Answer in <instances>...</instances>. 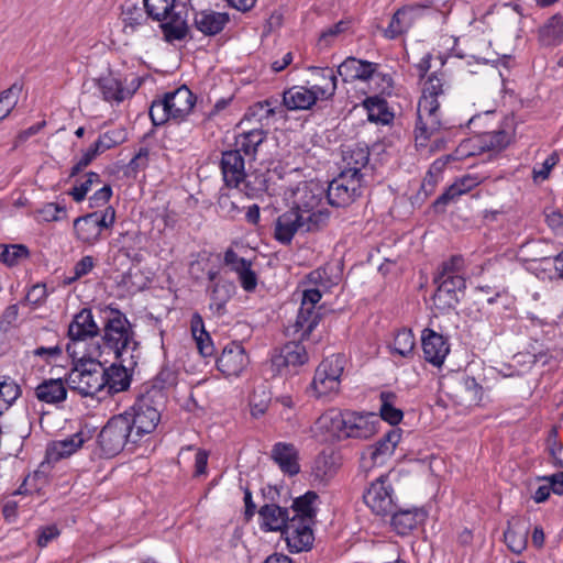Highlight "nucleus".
I'll return each instance as SVG.
<instances>
[{
  "instance_id": "nucleus-1",
  "label": "nucleus",
  "mask_w": 563,
  "mask_h": 563,
  "mask_svg": "<svg viewBox=\"0 0 563 563\" xmlns=\"http://www.w3.org/2000/svg\"><path fill=\"white\" fill-rule=\"evenodd\" d=\"M321 291L318 288L305 289L301 295V303L297 313V318L287 331L297 335L300 341H291L280 347V350L272 356V367L278 374H283L289 367H298L305 365L309 361V354L302 340L309 338L310 333L318 325L321 314V307L317 303L321 300Z\"/></svg>"
},
{
  "instance_id": "nucleus-2",
  "label": "nucleus",
  "mask_w": 563,
  "mask_h": 563,
  "mask_svg": "<svg viewBox=\"0 0 563 563\" xmlns=\"http://www.w3.org/2000/svg\"><path fill=\"white\" fill-rule=\"evenodd\" d=\"M165 400L166 395L162 387L151 386L139 396L130 410L122 413L132 429L133 444L157 428Z\"/></svg>"
},
{
  "instance_id": "nucleus-3",
  "label": "nucleus",
  "mask_w": 563,
  "mask_h": 563,
  "mask_svg": "<svg viewBox=\"0 0 563 563\" xmlns=\"http://www.w3.org/2000/svg\"><path fill=\"white\" fill-rule=\"evenodd\" d=\"M463 268L464 260L460 255L451 256L439 266L433 277V283L437 285L433 302L439 310L446 311L459 305L466 288V282L462 275Z\"/></svg>"
},
{
  "instance_id": "nucleus-4",
  "label": "nucleus",
  "mask_w": 563,
  "mask_h": 563,
  "mask_svg": "<svg viewBox=\"0 0 563 563\" xmlns=\"http://www.w3.org/2000/svg\"><path fill=\"white\" fill-rule=\"evenodd\" d=\"M106 321L102 329V345L114 354L115 358L131 356V352L140 353V343L126 316L117 308L107 307Z\"/></svg>"
},
{
  "instance_id": "nucleus-5",
  "label": "nucleus",
  "mask_w": 563,
  "mask_h": 563,
  "mask_svg": "<svg viewBox=\"0 0 563 563\" xmlns=\"http://www.w3.org/2000/svg\"><path fill=\"white\" fill-rule=\"evenodd\" d=\"M311 71L324 79V85L313 84L311 88L294 86L285 90L283 103L288 110H308L317 100H329L334 96L338 84L335 71L330 67H312Z\"/></svg>"
},
{
  "instance_id": "nucleus-6",
  "label": "nucleus",
  "mask_w": 563,
  "mask_h": 563,
  "mask_svg": "<svg viewBox=\"0 0 563 563\" xmlns=\"http://www.w3.org/2000/svg\"><path fill=\"white\" fill-rule=\"evenodd\" d=\"M146 13L162 22L166 41H180L187 36V9L184 0H144Z\"/></svg>"
},
{
  "instance_id": "nucleus-7",
  "label": "nucleus",
  "mask_w": 563,
  "mask_h": 563,
  "mask_svg": "<svg viewBox=\"0 0 563 563\" xmlns=\"http://www.w3.org/2000/svg\"><path fill=\"white\" fill-rule=\"evenodd\" d=\"M320 423H331L332 431L345 438L366 440L377 432L379 418L373 412L329 411L319 419Z\"/></svg>"
},
{
  "instance_id": "nucleus-8",
  "label": "nucleus",
  "mask_w": 563,
  "mask_h": 563,
  "mask_svg": "<svg viewBox=\"0 0 563 563\" xmlns=\"http://www.w3.org/2000/svg\"><path fill=\"white\" fill-rule=\"evenodd\" d=\"M195 103V95L184 85L166 92L162 99L153 100L150 118L154 125H162L169 120L180 122L192 111Z\"/></svg>"
},
{
  "instance_id": "nucleus-9",
  "label": "nucleus",
  "mask_w": 563,
  "mask_h": 563,
  "mask_svg": "<svg viewBox=\"0 0 563 563\" xmlns=\"http://www.w3.org/2000/svg\"><path fill=\"white\" fill-rule=\"evenodd\" d=\"M67 385L84 397H95L107 385L104 368L99 361L81 356L67 375Z\"/></svg>"
},
{
  "instance_id": "nucleus-10",
  "label": "nucleus",
  "mask_w": 563,
  "mask_h": 563,
  "mask_svg": "<svg viewBox=\"0 0 563 563\" xmlns=\"http://www.w3.org/2000/svg\"><path fill=\"white\" fill-rule=\"evenodd\" d=\"M345 364L346 358L343 354H333L319 364L311 383L317 397L339 391Z\"/></svg>"
},
{
  "instance_id": "nucleus-11",
  "label": "nucleus",
  "mask_w": 563,
  "mask_h": 563,
  "mask_svg": "<svg viewBox=\"0 0 563 563\" xmlns=\"http://www.w3.org/2000/svg\"><path fill=\"white\" fill-rule=\"evenodd\" d=\"M132 443V429L121 413L108 420L98 435V443L106 457L119 454L126 443Z\"/></svg>"
},
{
  "instance_id": "nucleus-12",
  "label": "nucleus",
  "mask_w": 563,
  "mask_h": 563,
  "mask_svg": "<svg viewBox=\"0 0 563 563\" xmlns=\"http://www.w3.org/2000/svg\"><path fill=\"white\" fill-rule=\"evenodd\" d=\"M364 178L341 172L327 188L328 202L333 207H347L362 196Z\"/></svg>"
},
{
  "instance_id": "nucleus-13",
  "label": "nucleus",
  "mask_w": 563,
  "mask_h": 563,
  "mask_svg": "<svg viewBox=\"0 0 563 563\" xmlns=\"http://www.w3.org/2000/svg\"><path fill=\"white\" fill-rule=\"evenodd\" d=\"M440 100L420 98L417 107L416 142L423 146L424 142L435 134L443 125Z\"/></svg>"
},
{
  "instance_id": "nucleus-14",
  "label": "nucleus",
  "mask_w": 563,
  "mask_h": 563,
  "mask_svg": "<svg viewBox=\"0 0 563 563\" xmlns=\"http://www.w3.org/2000/svg\"><path fill=\"white\" fill-rule=\"evenodd\" d=\"M99 333L100 328L93 319L92 311L88 308L81 309L68 325L67 335L70 342L67 344L66 351L69 355L75 356L77 343L96 338Z\"/></svg>"
},
{
  "instance_id": "nucleus-15",
  "label": "nucleus",
  "mask_w": 563,
  "mask_h": 563,
  "mask_svg": "<svg viewBox=\"0 0 563 563\" xmlns=\"http://www.w3.org/2000/svg\"><path fill=\"white\" fill-rule=\"evenodd\" d=\"M141 353L131 352V356L117 358L119 364H112L104 368L106 387L109 394H117L126 390L131 385V372L137 365Z\"/></svg>"
},
{
  "instance_id": "nucleus-16",
  "label": "nucleus",
  "mask_w": 563,
  "mask_h": 563,
  "mask_svg": "<svg viewBox=\"0 0 563 563\" xmlns=\"http://www.w3.org/2000/svg\"><path fill=\"white\" fill-rule=\"evenodd\" d=\"M393 487L387 476H379L371 484L364 494V503L377 516H387L396 509L393 497Z\"/></svg>"
},
{
  "instance_id": "nucleus-17",
  "label": "nucleus",
  "mask_w": 563,
  "mask_h": 563,
  "mask_svg": "<svg viewBox=\"0 0 563 563\" xmlns=\"http://www.w3.org/2000/svg\"><path fill=\"white\" fill-rule=\"evenodd\" d=\"M314 523H308L298 518H290V522L283 530V536L290 552H302L307 551L312 547L314 537L312 526Z\"/></svg>"
},
{
  "instance_id": "nucleus-18",
  "label": "nucleus",
  "mask_w": 563,
  "mask_h": 563,
  "mask_svg": "<svg viewBox=\"0 0 563 563\" xmlns=\"http://www.w3.org/2000/svg\"><path fill=\"white\" fill-rule=\"evenodd\" d=\"M421 345L424 360L437 367L444 363L445 357L450 353L448 339L430 328L422 330Z\"/></svg>"
},
{
  "instance_id": "nucleus-19",
  "label": "nucleus",
  "mask_w": 563,
  "mask_h": 563,
  "mask_svg": "<svg viewBox=\"0 0 563 563\" xmlns=\"http://www.w3.org/2000/svg\"><path fill=\"white\" fill-rule=\"evenodd\" d=\"M249 364V356L241 343L228 344L217 360L218 369L225 376H239Z\"/></svg>"
},
{
  "instance_id": "nucleus-20",
  "label": "nucleus",
  "mask_w": 563,
  "mask_h": 563,
  "mask_svg": "<svg viewBox=\"0 0 563 563\" xmlns=\"http://www.w3.org/2000/svg\"><path fill=\"white\" fill-rule=\"evenodd\" d=\"M220 167L223 180L229 187L238 188L246 178L245 157L238 151L223 152Z\"/></svg>"
},
{
  "instance_id": "nucleus-21",
  "label": "nucleus",
  "mask_w": 563,
  "mask_h": 563,
  "mask_svg": "<svg viewBox=\"0 0 563 563\" xmlns=\"http://www.w3.org/2000/svg\"><path fill=\"white\" fill-rule=\"evenodd\" d=\"M324 194H327V190L319 183H301L294 192V209L300 212L320 209L322 208L321 206Z\"/></svg>"
},
{
  "instance_id": "nucleus-22",
  "label": "nucleus",
  "mask_w": 563,
  "mask_h": 563,
  "mask_svg": "<svg viewBox=\"0 0 563 563\" xmlns=\"http://www.w3.org/2000/svg\"><path fill=\"white\" fill-rule=\"evenodd\" d=\"M235 284L227 278H219L209 285V310L213 317L221 318L227 313V305L235 294Z\"/></svg>"
},
{
  "instance_id": "nucleus-23",
  "label": "nucleus",
  "mask_w": 563,
  "mask_h": 563,
  "mask_svg": "<svg viewBox=\"0 0 563 563\" xmlns=\"http://www.w3.org/2000/svg\"><path fill=\"white\" fill-rule=\"evenodd\" d=\"M96 85L106 101L121 102L139 89L141 79L134 77L130 86L125 88L121 80L110 75L99 78Z\"/></svg>"
},
{
  "instance_id": "nucleus-24",
  "label": "nucleus",
  "mask_w": 563,
  "mask_h": 563,
  "mask_svg": "<svg viewBox=\"0 0 563 563\" xmlns=\"http://www.w3.org/2000/svg\"><path fill=\"white\" fill-rule=\"evenodd\" d=\"M488 176L479 173H467L462 177L457 178L441 196L437 198L434 201V207L438 208L440 206H446L449 202L453 201L457 197L463 194L468 192L483 181H485Z\"/></svg>"
},
{
  "instance_id": "nucleus-25",
  "label": "nucleus",
  "mask_w": 563,
  "mask_h": 563,
  "mask_svg": "<svg viewBox=\"0 0 563 563\" xmlns=\"http://www.w3.org/2000/svg\"><path fill=\"white\" fill-rule=\"evenodd\" d=\"M301 212L294 208L277 217L274 228V238L284 245L291 243L296 233L301 232Z\"/></svg>"
},
{
  "instance_id": "nucleus-26",
  "label": "nucleus",
  "mask_w": 563,
  "mask_h": 563,
  "mask_svg": "<svg viewBox=\"0 0 563 563\" xmlns=\"http://www.w3.org/2000/svg\"><path fill=\"white\" fill-rule=\"evenodd\" d=\"M529 529L530 523L525 518L512 517L508 520L504 540L511 552L520 554L527 548Z\"/></svg>"
},
{
  "instance_id": "nucleus-27",
  "label": "nucleus",
  "mask_w": 563,
  "mask_h": 563,
  "mask_svg": "<svg viewBox=\"0 0 563 563\" xmlns=\"http://www.w3.org/2000/svg\"><path fill=\"white\" fill-rule=\"evenodd\" d=\"M343 168L341 172H350L364 178L363 169L366 168L369 161V150L363 144L344 145L342 147Z\"/></svg>"
},
{
  "instance_id": "nucleus-28",
  "label": "nucleus",
  "mask_w": 563,
  "mask_h": 563,
  "mask_svg": "<svg viewBox=\"0 0 563 563\" xmlns=\"http://www.w3.org/2000/svg\"><path fill=\"white\" fill-rule=\"evenodd\" d=\"M376 68L377 64L375 63L357 59L355 57H347L339 65L338 74L345 82L355 80L366 81L375 75Z\"/></svg>"
},
{
  "instance_id": "nucleus-29",
  "label": "nucleus",
  "mask_w": 563,
  "mask_h": 563,
  "mask_svg": "<svg viewBox=\"0 0 563 563\" xmlns=\"http://www.w3.org/2000/svg\"><path fill=\"white\" fill-rule=\"evenodd\" d=\"M401 439L400 429H391L375 444L367 448L365 454L374 465L384 464L390 457Z\"/></svg>"
},
{
  "instance_id": "nucleus-30",
  "label": "nucleus",
  "mask_w": 563,
  "mask_h": 563,
  "mask_svg": "<svg viewBox=\"0 0 563 563\" xmlns=\"http://www.w3.org/2000/svg\"><path fill=\"white\" fill-rule=\"evenodd\" d=\"M229 14L213 10L198 11L194 15V26L203 35L213 36L219 34L229 23Z\"/></svg>"
},
{
  "instance_id": "nucleus-31",
  "label": "nucleus",
  "mask_w": 563,
  "mask_h": 563,
  "mask_svg": "<svg viewBox=\"0 0 563 563\" xmlns=\"http://www.w3.org/2000/svg\"><path fill=\"white\" fill-rule=\"evenodd\" d=\"M261 528L265 531H282L290 522V511L275 504H266L258 510Z\"/></svg>"
},
{
  "instance_id": "nucleus-32",
  "label": "nucleus",
  "mask_w": 563,
  "mask_h": 563,
  "mask_svg": "<svg viewBox=\"0 0 563 563\" xmlns=\"http://www.w3.org/2000/svg\"><path fill=\"white\" fill-rule=\"evenodd\" d=\"M390 515L393 529L401 536L408 534L427 518V512L422 508L395 509Z\"/></svg>"
},
{
  "instance_id": "nucleus-33",
  "label": "nucleus",
  "mask_w": 563,
  "mask_h": 563,
  "mask_svg": "<svg viewBox=\"0 0 563 563\" xmlns=\"http://www.w3.org/2000/svg\"><path fill=\"white\" fill-rule=\"evenodd\" d=\"M272 457L283 473L294 476L300 472L298 451L294 444L284 442L276 443L272 450Z\"/></svg>"
},
{
  "instance_id": "nucleus-34",
  "label": "nucleus",
  "mask_w": 563,
  "mask_h": 563,
  "mask_svg": "<svg viewBox=\"0 0 563 563\" xmlns=\"http://www.w3.org/2000/svg\"><path fill=\"white\" fill-rule=\"evenodd\" d=\"M267 133L262 128H253L235 137L233 151H238L250 161L256 157L258 146L265 141Z\"/></svg>"
},
{
  "instance_id": "nucleus-35",
  "label": "nucleus",
  "mask_w": 563,
  "mask_h": 563,
  "mask_svg": "<svg viewBox=\"0 0 563 563\" xmlns=\"http://www.w3.org/2000/svg\"><path fill=\"white\" fill-rule=\"evenodd\" d=\"M86 438L82 432H77L66 439L53 441L46 449V456L49 462H57L65 459L82 446Z\"/></svg>"
},
{
  "instance_id": "nucleus-36",
  "label": "nucleus",
  "mask_w": 563,
  "mask_h": 563,
  "mask_svg": "<svg viewBox=\"0 0 563 563\" xmlns=\"http://www.w3.org/2000/svg\"><path fill=\"white\" fill-rule=\"evenodd\" d=\"M74 230L78 241L88 245L97 243L102 232L99 222H97V212L75 219Z\"/></svg>"
},
{
  "instance_id": "nucleus-37",
  "label": "nucleus",
  "mask_w": 563,
  "mask_h": 563,
  "mask_svg": "<svg viewBox=\"0 0 563 563\" xmlns=\"http://www.w3.org/2000/svg\"><path fill=\"white\" fill-rule=\"evenodd\" d=\"M35 396L42 402L56 405L66 400L67 388L60 378H48L35 388Z\"/></svg>"
},
{
  "instance_id": "nucleus-38",
  "label": "nucleus",
  "mask_w": 563,
  "mask_h": 563,
  "mask_svg": "<svg viewBox=\"0 0 563 563\" xmlns=\"http://www.w3.org/2000/svg\"><path fill=\"white\" fill-rule=\"evenodd\" d=\"M319 496L316 492L309 490L302 496L297 497L291 505V518H298L308 523L316 522L317 507Z\"/></svg>"
},
{
  "instance_id": "nucleus-39",
  "label": "nucleus",
  "mask_w": 563,
  "mask_h": 563,
  "mask_svg": "<svg viewBox=\"0 0 563 563\" xmlns=\"http://www.w3.org/2000/svg\"><path fill=\"white\" fill-rule=\"evenodd\" d=\"M539 42L543 46H556L563 42V15L555 14L539 29Z\"/></svg>"
},
{
  "instance_id": "nucleus-40",
  "label": "nucleus",
  "mask_w": 563,
  "mask_h": 563,
  "mask_svg": "<svg viewBox=\"0 0 563 563\" xmlns=\"http://www.w3.org/2000/svg\"><path fill=\"white\" fill-rule=\"evenodd\" d=\"M412 23V8H399L391 16L388 26L384 30V36L388 40H395L406 33Z\"/></svg>"
},
{
  "instance_id": "nucleus-41",
  "label": "nucleus",
  "mask_w": 563,
  "mask_h": 563,
  "mask_svg": "<svg viewBox=\"0 0 563 563\" xmlns=\"http://www.w3.org/2000/svg\"><path fill=\"white\" fill-rule=\"evenodd\" d=\"M511 135V132L505 129L485 132L477 140L478 147L481 151H501L510 143Z\"/></svg>"
},
{
  "instance_id": "nucleus-42",
  "label": "nucleus",
  "mask_w": 563,
  "mask_h": 563,
  "mask_svg": "<svg viewBox=\"0 0 563 563\" xmlns=\"http://www.w3.org/2000/svg\"><path fill=\"white\" fill-rule=\"evenodd\" d=\"M330 212L325 208L301 212V233L318 232L328 225Z\"/></svg>"
},
{
  "instance_id": "nucleus-43",
  "label": "nucleus",
  "mask_w": 563,
  "mask_h": 563,
  "mask_svg": "<svg viewBox=\"0 0 563 563\" xmlns=\"http://www.w3.org/2000/svg\"><path fill=\"white\" fill-rule=\"evenodd\" d=\"M338 471L335 457L332 454H319L312 465V476L314 481L328 482Z\"/></svg>"
},
{
  "instance_id": "nucleus-44",
  "label": "nucleus",
  "mask_w": 563,
  "mask_h": 563,
  "mask_svg": "<svg viewBox=\"0 0 563 563\" xmlns=\"http://www.w3.org/2000/svg\"><path fill=\"white\" fill-rule=\"evenodd\" d=\"M379 399V420L387 421L393 426L398 424L402 420L404 413L395 407L396 395L391 391H382Z\"/></svg>"
},
{
  "instance_id": "nucleus-45",
  "label": "nucleus",
  "mask_w": 563,
  "mask_h": 563,
  "mask_svg": "<svg viewBox=\"0 0 563 563\" xmlns=\"http://www.w3.org/2000/svg\"><path fill=\"white\" fill-rule=\"evenodd\" d=\"M21 388L10 376L0 377V415H3L20 397Z\"/></svg>"
},
{
  "instance_id": "nucleus-46",
  "label": "nucleus",
  "mask_w": 563,
  "mask_h": 563,
  "mask_svg": "<svg viewBox=\"0 0 563 563\" xmlns=\"http://www.w3.org/2000/svg\"><path fill=\"white\" fill-rule=\"evenodd\" d=\"M450 86L444 79L443 75L437 73L431 74L423 84L422 95L420 98H428L440 100L443 99L449 91Z\"/></svg>"
},
{
  "instance_id": "nucleus-47",
  "label": "nucleus",
  "mask_w": 563,
  "mask_h": 563,
  "mask_svg": "<svg viewBox=\"0 0 563 563\" xmlns=\"http://www.w3.org/2000/svg\"><path fill=\"white\" fill-rule=\"evenodd\" d=\"M367 109V118L371 122L388 123L393 114L387 110V102L379 97H368L364 101Z\"/></svg>"
},
{
  "instance_id": "nucleus-48",
  "label": "nucleus",
  "mask_w": 563,
  "mask_h": 563,
  "mask_svg": "<svg viewBox=\"0 0 563 563\" xmlns=\"http://www.w3.org/2000/svg\"><path fill=\"white\" fill-rule=\"evenodd\" d=\"M29 255L30 252L23 244H0V262L7 266L16 265L20 261L27 258Z\"/></svg>"
},
{
  "instance_id": "nucleus-49",
  "label": "nucleus",
  "mask_w": 563,
  "mask_h": 563,
  "mask_svg": "<svg viewBox=\"0 0 563 563\" xmlns=\"http://www.w3.org/2000/svg\"><path fill=\"white\" fill-rule=\"evenodd\" d=\"M416 345L415 336L411 330H399L394 339L393 353L399 354L402 357H408L412 354Z\"/></svg>"
},
{
  "instance_id": "nucleus-50",
  "label": "nucleus",
  "mask_w": 563,
  "mask_h": 563,
  "mask_svg": "<svg viewBox=\"0 0 563 563\" xmlns=\"http://www.w3.org/2000/svg\"><path fill=\"white\" fill-rule=\"evenodd\" d=\"M22 87L13 84L10 88L0 92V121L4 120L15 108Z\"/></svg>"
},
{
  "instance_id": "nucleus-51",
  "label": "nucleus",
  "mask_w": 563,
  "mask_h": 563,
  "mask_svg": "<svg viewBox=\"0 0 563 563\" xmlns=\"http://www.w3.org/2000/svg\"><path fill=\"white\" fill-rule=\"evenodd\" d=\"M463 390L462 401L467 406L477 405L482 400L483 388L472 376H464L461 379Z\"/></svg>"
},
{
  "instance_id": "nucleus-52",
  "label": "nucleus",
  "mask_w": 563,
  "mask_h": 563,
  "mask_svg": "<svg viewBox=\"0 0 563 563\" xmlns=\"http://www.w3.org/2000/svg\"><path fill=\"white\" fill-rule=\"evenodd\" d=\"M275 108L273 107L272 100H265L263 102H257L254 106L250 107L247 112L244 115L242 123L245 121H256L262 124L263 120H267L275 114Z\"/></svg>"
},
{
  "instance_id": "nucleus-53",
  "label": "nucleus",
  "mask_w": 563,
  "mask_h": 563,
  "mask_svg": "<svg viewBox=\"0 0 563 563\" xmlns=\"http://www.w3.org/2000/svg\"><path fill=\"white\" fill-rule=\"evenodd\" d=\"M148 15L145 16L141 9L139 8H132L128 9L124 12V32L125 33H133L137 31L139 29H143L148 26Z\"/></svg>"
},
{
  "instance_id": "nucleus-54",
  "label": "nucleus",
  "mask_w": 563,
  "mask_h": 563,
  "mask_svg": "<svg viewBox=\"0 0 563 563\" xmlns=\"http://www.w3.org/2000/svg\"><path fill=\"white\" fill-rule=\"evenodd\" d=\"M100 183H101L100 175L95 172H89L86 174V179L82 183H80L79 185L74 186L68 194H69V196L73 197V199L76 202H80L86 198L88 191L91 190V187L95 184H100Z\"/></svg>"
},
{
  "instance_id": "nucleus-55",
  "label": "nucleus",
  "mask_w": 563,
  "mask_h": 563,
  "mask_svg": "<svg viewBox=\"0 0 563 563\" xmlns=\"http://www.w3.org/2000/svg\"><path fill=\"white\" fill-rule=\"evenodd\" d=\"M514 361L518 364H526L528 366H532L536 363H541L542 365L548 364L549 356L548 352L543 350H537L533 347V352H519L514 355Z\"/></svg>"
},
{
  "instance_id": "nucleus-56",
  "label": "nucleus",
  "mask_w": 563,
  "mask_h": 563,
  "mask_svg": "<svg viewBox=\"0 0 563 563\" xmlns=\"http://www.w3.org/2000/svg\"><path fill=\"white\" fill-rule=\"evenodd\" d=\"M352 21L350 19L341 20L334 25L324 30L319 38L320 44H324L325 46L330 45L331 38L346 32L351 27Z\"/></svg>"
},
{
  "instance_id": "nucleus-57",
  "label": "nucleus",
  "mask_w": 563,
  "mask_h": 563,
  "mask_svg": "<svg viewBox=\"0 0 563 563\" xmlns=\"http://www.w3.org/2000/svg\"><path fill=\"white\" fill-rule=\"evenodd\" d=\"M558 162L559 156L556 155V153H552L540 166H534L532 170L533 180L543 181L548 179L552 168L558 164Z\"/></svg>"
},
{
  "instance_id": "nucleus-58",
  "label": "nucleus",
  "mask_w": 563,
  "mask_h": 563,
  "mask_svg": "<svg viewBox=\"0 0 563 563\" xmlns=\"http://www.w3.org/2000/svg\"><path fill=\"white\" fill-rule=\"evenodd\" d=\"M218 206L221 213L231 219H234L242 210L230 195H221L218 200Z\"/></svg>"
},
{
  "instance_id": "nucleus-59",
  "label": "nucleus",
  "mask_w": 563,
  "mask_h": 563,
  "mask_svg": "<svg viewBox=\"0 0 563 563\" xmlns=\"http://www.w3.org/2000/svg\"><path fill=\"white\" fill-rule=\"evenodd\" d=\"M224 264L239 274L247 266H252V263L243 257H240L232 249H229L224 253Z\"/></svg>"
},
{
  "instance_id": "nucleus-60",
  "label": "nucleus",
  "mask_w": 563,
  "mask_h": 563,
  "mask_svg": "<svg viewBox=\"0 0 563 563\" xmlns=\"http://www.w3.org/2000/svg\"><path fill=\"white\" fill-rule=\"evenodd\" d=\"M47 298L45 284H36L30 288L25 296V300L33 307L41 306Z\"/></svg>"
},
{
  "instance_id": "nucleus-61",
  "label": "nucleus",
  "mask_w": 563,
  "mask_h": 563,
  "mask_svg": "<svg viewBox=\"0 0 563 563\" xmlns=\"http://www.w3.org/2000/svg\"><path fill=\"white\" fill-rule=\"evenodd\" d=\"M240 284L242 288L247 291L252 292L255 290L257 286V275L252 269L251 266H247L245 269H243L241 273L238 274Z\"/></svg>"
},
{
  "instance_id": "nucleus-62",
  "label": "nucleus",
  "mask_w": 563,
  "mask_h": 563,
  "mask_svg": "<svg viewBox=\"0 0 563 563\" xmlns=\"http://www.w3.org/2000/svg\"><path fill=\"white\" fill-rule=\"evenodd\" d=\"M95 258L90 255H86L79 260L74 266V276L71 280H77L87 274H89L95 267Z\"/></svg>"
},
{
  "instance_id": "nucleus-63",
  "label": "nucleus",
  "mask_w": 563,
  "mask_h": 563,
  "mask_svg": "<svg viewBox=\"0 0 563 563\" xmlns=\"http://www.w3.org/2000/svg\"><path fill=\"white\" fill-rule=\"evenodd\" d=\"M44 221H58L60 220L59 213H66V208L58 203H46L40 211Z\"/></svg>"
},
{
  "instance_id": "nucleus-64",
  "label": "nucleus",
  "mask_w": 563,
  "mask_h": 563,
  "mask_svg": "<svg viewBox=\"0 0 563 563\" xmlns=\"http://www.w3.org/2000/svg\"><path fill=\"white\" fill-rule=\"evenodd\" d=\"M109 148H112L117 145L122 144L126 140V131L124 129L118 128L111 131H107L100 135Z\"/></svg>"
}]
</instances>
